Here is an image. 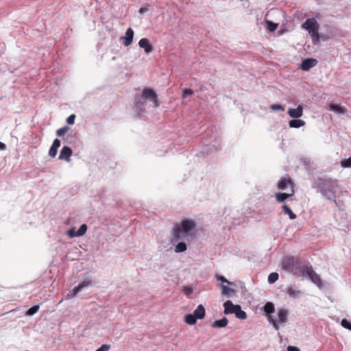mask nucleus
Instances as JSON below:
<instances>
[{
  "label": "nucleus",
  "instance_id": "f704fd0d",
  "mask_svg": "<svg viewBox=\"0 0 351 351\" xmlns=\"http://www.w3.org/2000/svg\"><path fill=\"white\" fill-rule=\"evenodd\" d=\"M182 291L184 295L189 297L193 293V290L191 287L186 286L183 287Z\"/></svg>",
  "mask_w": 351,
  "mask_h": 351
},
{
  "label": "nucleus",
  "instance_id": "72a5a7b5",
  "mask_svg": "<svg viewBox=\"0 0 351 351\" xmlns=\"http://www.w3.org/2000/svg\"><path fill=\"white\" fill-rule=\"evenodd\" d=\"M68 130H69V128L67 126L62 127L56 131V134L58 136H62L64 135L67 132Z\"/></svg>",
  "mask_w": 351,
  "mask_h": 351
},
{
  "label": "nucleus",
  "instance_id": "cd10ccee",
  "mask_svg": "<svg viewBox=\"0 0 351 351\" xmlns=\"http://www.w3.org/2000/svg\"><path fill=\"white\" fill-rule=\"evenodd\" d=\"M282 210L285 214H287L289 216L291 219H295L296 218L295 214L293 213L291 209L287 205H284L282 206Z\"/></svg>",
  "mask_w": 351,
  "mask_h": 351
},
{
  "label": "nucleus",
  "instance_id": "20e7f679",
  "mask_svg": "<svg viewBox=\"0 0 351 351\" xmlns=\"http://www.w3.org/2000/svg\"><path fill=\"white\" fill-rule=\"evenodd\" d=\"M278 318H275L274 316H269L268 317V322L272 326L277 330L279 329L280 326H284L288 319V310L285 308L278 309Z\"/></svg>",
  "mask_w": 351,
  "mask_h": 351
},
{
  "label": "nucleus",
  "instance_id": "09e8293b",
  "mask_svg": "<svg viewBox=\"0 0 351 351\" xmlns=\"http://www.w3.org/2000/svg\"><path fill=\"white\" fill-rule=\"evenodd\" d=\"M0 149H2V150L5 149V145L1 142H0Z\"/></svg>",
  "mask_w": 351,
  "mask_h": 351
},
{
  "label": "nucleus",
  "instance_id": "a211bd4d",
  "mask_svg": "<svg viewBox=\"0 0 351 351\" xmlns=\"http://www.w3.org/2000/svg\"><path fill=\"white\" fill-rule=\"evenodd\" d=\"M263 311L265 313L266 315L267 316V318L269 316H273L271 314L275 311L274 304L270 302H267L263 307Z\"/></svg>",
  "mask_w": 351,
  "mask_h": 351
},
{
  "label": "nucleus",
  "instance_id": "ea45409f",
  "mask_svg": "<svg viewBox=\"0 0 351 351\" xmlns=\"http://www.w3.org/2000/svg\"><path fill=\"white\" fill-rule=\"evenodd\" d=\"M193 90L191 89H189V88H185L183 90V93H182V97H186L187 95H191L193 94Z\"/></svg>",
  "mask_w": 351,
  "mask_h": 351
},
{
  "label": "nucleus",
  "instance_id": "ddd939ff",
  "mask_svg": "<svg viewBox=\"0 0 351 351\" xmlns=\"http://www.w3.org/2000/svg\"><path fill=\"white\" fill-rule=\"evenodd\" d=\"M317 62L315 59L307 58L302 61L300 68L303 71H308L310 69L314 67Z\"/></svg>",
  "mask_w": 351,
  "mask_h": 351
},
{
  "label": "nucleus",
  "instance_id": "e433bc0d",
  "mask_svg": "<svg viewBox=\"0 0 351 351\" xmlns=\"http://www.w3.org/2000/svg\"><path fill=\"white\" fill-rule=\"evenodd\" d=\"M341 324L343 328L351 331V323L349 322L347 319H343Z\"/></svg>",
  "mask_w": 351,
  "mask_h": 351
},
{
  "label": "nucleus",
  "instance_id": "4468645a",
  "mask_svg": "<svg viewBox=\"0 0 351 351\" xmlns=\"http://www.w3.org/2000/svg\"><path fill=\"white\" fill-rule=\"evenodd\" d=\"M224 306V313L226 315L228 314H234V312L237 311L236 307L239 306L238 304H234L230 300H228L223 304Z\"/></svg>",
  "mask_w": 351,
  "mask_h": 351
},
{
  "label": "nucleus",
  "instance_id": "de8ad7c7",
  "mask_svg": "<svg viewBox=\"0 0 351 351\" xmlns=\"http://www.w3.org/2000/svg\"><path fill=\"white\" fill-rule=\"evenodd\" d=\"M147 11V9L146 8H141L140 10H139V12L141 14H144Z\"/></svg>",
  "mask_w": 351,
  "mask_h": 351
},
{
  "label": "nucleus",
  "instance_id": "6e6552de",
  "mask_svg": "<svg viewBox=\"0 0 351 351\" xmlns=\"http://www.w3.org/2000/svg\"><path fill=\"white\" fill-rule=\"evenodd\" d=\"M295 261L296 259H295L293 256H286L282 259V267L285 270L291 272L294 267Z\"/></svg>",
  "mask_w": 351,
  "mask_h": 351
},
{
  "label": "nucleus",
  "instance_id": "c03bdc74",
  "mask_svg": "<svg viewBox=\"0 0 351 351\" xmlns=\"http://www.w3.org/2000/svg\"><path fill=\"white\" fill-rule=\"evenodd\" d=\"M60 144H61L60 141L58 138H56V139L53 141V143H52V145H52L53 147H54V148H55V147H56V148H58H58H59V147L60 146Z\"/></svg>",
  "mask_w": 351,
  "mask_h": 351
},
{
  "label": "nucleus",
  "instance_id": "9d476101",
  "mask_svg": "<svg viewBox=\"0 0 351 351\" xmlns=\"http://www.w3.org/2000/svg\"><path fill=\"white\" fill-rule=\"evenodd\" d=\"M73 151L71 148L68 146H64L60 150L59 159L64 160L66 162L71 161V156L72 155Z\"/></svg>",
  "mask_w": 351,
  "mask_h": 351
},
{
  "label": "nucleus",
  "instance_id": "393cba45",
  "mask_svg": "<svg viewBox=\"0 0 351 351\" xmlns=\"http://www.w3.org/2000/svg\"><path fill=\"white\" fill-rule=\"evenodd\" d=\"M237 311L234 312L236 317L240 319H245L247 317L246 313L241 309V306L236 307Z\"/></svg>",
  "mask_w": 351,
  "mask_h": 351
},
{
  "label": "nucleus",
  "instance_id": "7ed1b4c3",
  "mask_svg": "<svg viewBox=\"0 0 351 351\" xmlns=\"http://www.w3.org/2000/svg\"><path fill=\"white\" fill-rule=\"evenodd\" d=\"M148 99L153 103V106L154 108L159 106L156 93L152 89L146 88L143 90L142 95L136 98V108L140 110H143V108H142L141 106V100L147 101Z\"/></svg>",
  "mask_w": 351,
  "mask_h": 351
},
{
  "label": "nucleus",
  "instance_id": "49530a36",
  "mask_svg": "<svg viewBox=\"0 0 351 351\" xmlns=\"http://www.w3.org/2000/svg\"><path fill=\"white\" fill-rule=\"evenodd\" d=\"M146 102H147V101L141 100V106L142 108H143V110H139L140 112L145 111Z\"/></svg>",
  "mask_w": 351,
  "mask_h": 351
},
{
  "label": "nucleus",
  "instance_id": "c85d7f7f",
  "mask_svg": "<svg viewBox=\"0 0 351 351\" xmlns=\"http://www.w3.org/2000/svg\"><path fill=\"white\" fill-rule=\"evenodd\" d=\"M278 274L276 272H272L268 276V282L269 284H273L278 279Z\"/></svg>",
  "mask_w": 351,
  "mask_h": 351
},
{
  "label": "nucleus",
  "instance_id": "a19ab883",
  "mask_svg": "<svg viewBox=\"0 0 351 351\" xmlns=\"http://www.w3.org/2000/svg\"><path fill=\"white\" fill-rule=\"evenodd\" d=\"M75 119V114H71L66 119V122L68 124L71 125L73 124Z\"/></svg>",
  "mask_w": 351,
  "mask_h": 351
},
{
  "label": "nucleus",
  "instance_id": "79ce46f5",
  "mask_svg": "<svg viewBox=\"0 0 351 351\" xmlns=\"http://www.w3.org/2000/svg\"><path fill=\"white\" fill-rule=\"evenodd\" d=\"M110 348V346L109 345H102L101 347H99L98 349H97L96 351H108Z\"/></svg>",
  "mask_w": 351,
  "mask_h": 351
},
{
  "label": "nucleus",
  "instance_id": "a878e982",
  "mask_svg": "<svg viewBox=\"0 0 351 351\" xmlns=\"http://www.w3.org/2000/svg\"><path fill=\"white\" fill-rule=\"evenodd\" d=\"M197 319V318L193 314H187L184 318L185 322L189 325H194Z\"/></svg>",
  "mask_w": 351,
  "mask_h": 351
},
{
  "label": "nucleus",
  "instance_id": "473e14b6",
  "mask_svg": "<svg viewBox=\"0 0 351 351\" xmlns=\"http://www.w3.org/2000/svg\"><path fill=\"white\" fill-rule=\"evenodd\" d=\"M266 23L267 25V29L270 31V32H274L276 30V29L278 27V25L276 24V23H274L273 22L271 21H266Z\"/></svg>",
  "mask_w": 351,
  "mask_h": 351
},
{
  "label": "nucleus",
  "instance_id": "0eeeda50",
  "mask_svg": "<svg viewBox=\"0 0 351 351\" xmlns=\"http://www.w3.org/2000/svg\"><path fill=\"white\" fill-rule=\"evenodd\" d=\"M311 267V265L308 266L304 262H302L301 260L296 258V261L295 263L294 267L291 272L298 276L304 277L305 275L307 274V271H308L309 267Z\"/></svg>",
  "mask_w": 351,
  "mask_h": 351
},
{
  "label": "nucleus",
  "instance_id": "2eb2a0df",
  "mask_svg": "<svg viewBox=\"0 0 351 351\" xmlns=\"http://www.w3.org/2000/svg\"><path fill=\"white\" fill-rule=\"evenodd\" d=\"M289 186L292 187L293 183L290 178H282L278 182V187L280 190H285Z\"/></svg>",
  "mask_w": 351,
  "mask_h": 351
},
{
  "label": "nucleus",
  "instance_id": "6ab92c4d",
  "mask_svg": "<svg viewBox=\"0 0 351 351\" xmlns=\"http://www.w3.org/2000/svg\"><path fill=\"white\" fill-rule=\"evenodd\" d=\"M193 315L197 318V319H203L205 316V308L202 304L198 305L197 308L194 311Z\"/></svg>",
  "mask_w": 351,
  "mask_h": 351
},
{
  "label": "nucleus",
  "instance_id": "f3484780",
  "mask_svg": "<svg viewBox=\"0 0 351 351\" xmlns=\"http://www.w3.org/2000/svg\"><path fill=\"white\" fill-rule=\"evenodd\" d=\"M287 293L290 298H297L302 295V292L295 287H288L286 291Z\"/></svg>",
  "mask_w": 351,
  "mask_h": 351
},
{
  "label": "nucleus",
  "instance_id": "9b49d317",
  "mask_svg": "<svg viewBox=\"0 0 351 351\" xmlns=\"http://www.w3.org/2000/svg\"><path fill=\"white\" fill-rule=\"evenodd\" d=\"M134 38V31L132 28H128L125 32V35L122 36L121 39L123 40V45L125 47L132 44Z\"/></svg>",
  "mask_w": 351,
  "mask_h": 351
},
{
  "label": "nucleus",
  "instance_id": "f8f14e48",
  "mask_svg": "<svg viewBox=\"0 0 351 351\" xmlns=\"http://www.w3.org/2000/svg\"><path fill=\"white\" fill-rule=\"evenodd\" d=\"M288 114L293 119H298L303 115V107L299 105L296 108H290Z\"/></svg>",
  "mask_w": 351,
  "mask_h": 351
},
{
  "label": "nucleus",
  "instance_id": "aec40b11",
  "mask_svg": "<svg viewBox=\"0 0 351 351\" xmlns=\"http://www.w3.org/2000/svg\"><path fill=\"white\" fill-rule=\"evenodd\" d=\"M185 241H180L177 242L175 245V252L176 253H180L185 252L187 250V246Z\"/></svg>",
  "mask_w": 351,
  "mask_h": 351
},
{
  "label": "nucleus",
  "instance_id": "c9c22d12",
  "mask_svg": "<svg viewBox=\"0 0 351 351\" xmlns=\"http://www.w3.org/2000/svg\"><path fill=\"white\" fill-rule=\"evenodd\" d=\"M217 278L218 280H220L221 282H226L229 285H234V283L233 282H230L228 280L223 276H217Z\"/></svg>",
  "mask_w": 351,
  "mask_h": 351
},
{
  "label": "nucleus",
  "instance_id": "1a4fd4ad",
  "mask_svg": "<svg viewBox=\"0 0 351 351\" xmlns=\"http://www.w3.org/2000/svg\"><path fill=\"white\" fill-rule=\"evenodd\" d=\"M309 278L314 284L318 287L322 286V280L319 276L313 270L312 266L309 267L307 274L304 276Z\"/></svg>",
  "mask_w": 351,
  "mask_h": 351
},
{
  "label": "nucleus",
  "instance_id": "a18cd8bd",
  "mask_svg": "<svg viewBox=\"0 0 351 351\" xmlns=\"http://www.w3.org/2000/svg\"><path fill=\"white\" fill-rule=\"evenodd\" d=\"M287 351H300V350L297 347L289 346L287 348Z\"/></svg>",
  "mask_w": 351,
  "mask_h": 351
},
{
  "label": "nucleus",
  "instance_id": "58836bf2",
  "mask_svg": "<svg viewBox=\"0 0 351 351\" xmlns=\"http://www.w3.org/2000/svg\"><path fill=\"white\" fill-rule=\"evenodd\" d=\"M270 108L273 110H284L285 108L280 104H272Z\"/></svg>",
  "mask_w": 351,
  "mask_h": 351
},
{
  "label": "nucleus",
  "instance_id": "37998d69",
  "mask_svg": "<svg viewBox=\"0 0 351 351\" xmlns=\"http://www.w3.org/2000/svg\"><path fill=\"white\" fill-rule=\"evenodd\" d=\"M68 235L71 238L77 237V231L74 228H71L68 231Z\"/></svg>",
  "mask_w": 351,
  "mask_h": 351
},
{
  "label": "nucleus",
  "instance_id": "f03ea898",
  "mask_svg": "<svg viewBox=\"0 0 351 351\" xmlns=\"http://www.w3.org/2000/svg\"><path fill=\"white\" fill-rule=\"evenodd\" d=\"M317 187L324 197L335 202L337 194L340 191V188L335 180L320 179L318 180Z\"/></svg>",
  "mask_w": 351,
  "mask_h": 351
},
{
  "label": "nucleus",
  "instance_id": "7c9ffc66",
  "mask_svg": "<svg viewBox=\"0 0 351 351\" xmlns=\"http://www.w3.org/2000/svg\"><path fill=\"white\" fill-rule=\"evenodd\" d=\"M39 310V306L36 305L30 308L26 313L27 315L32 316L36 314Z\"/></svg>",
  "mask_w": 351,
  "mask_h": 351
},
{
  "label": "nucleus",
  "instance_id": "412c9836",
  "mask_svg": "<svg viewBox=\"0 0 351 351\" xmlns=\"http://www.w3.org/2000/svg\"><path fill=\"white\" fill-rule=\"evenodd\" d=\"M228 320L226 317L216 320L212 324L213 328H224L228 325Z\"/></svg>",
  "mask_w": 351,
  "mask_h": 351
},
{
  "label": "nucleus",
  "instance_id": "c756f323",
  "mask_svg": "<svg viewBox=\"0 0 351 351\" xmlns=\"http://www.w3.org/2000/svg\"><path fill=\"white\" fill-rule=\"evenodd\" d=\"M87 230V226L86 224H82L80 226V228L77 231V237L83 236Z\"/></svg>",
  "mask_w": 351,
  "mask_h": 351
},
{
  "label": "nucleus",
  "instance_id": "4be33fe9",
  "mask_svg": "<svg viewBox=\"0 0 351 351\" xmlns=\"http://www.w3.org/2000/svg\"><path fill=\"white\" fill-rule=\"evenodd\" d=\"M305 125V122L303 120L295 119L289 121V125L290 128H299Z\"/></svg>",
  "mask_w": 351,
  "mask_h": 351
},
{
  "label": "nucleus",
  "instance_id": "2f4dec72",
  "mask_svg": "<svg viewBox=\"0 0 351 351\" xmlns=\"http://www.w3.org/2000/svg\"><path fill=\"white\" fill-rule=\"evenodd\" d=\"M341 165L343 168L351 167V158L342 160L341 161Z\"/></svg>",
  "mask_w": 351,
  "mask_h": 351
},
{
  "label": "nucleus",
  "instance_id": "dca6fc26",
  "mask_svg": "<svg viewBox=\"0 0 351 351\" xmlns=\"http://www.w3.org/2000/svg\"><path fill=\"white\" fill-rule=\"evenodd\" d=\"M138 45L141 48L144 49L147 53H149L153 51V47L149 43V41L147 38H141L138 42Z\"/></svg>",
  "mask_w": 351,
  "mask_h": 351
},
{
  "label": "nucleus",
  "instance_id": "b1692460",
  "mask_svg": "<svg viewBox=\"0 0 351 351\" xmlns=\"http://www.w3.org/2000/svg\"><path fill=\"white\" fill-rule=\"evenodd\" d=\"M329 110L338 114H344L346 112V108L339 105L330 104Z\"/></svg>",
  "mask_w": 351,
  "mask_h": 351
},
{
  "label": "nucleus",
  "instance_id": "bb28decb",
  "mask_svg": "<svg viewBox=\"0 0 351 351\" xmlns=\"http://www.w3.org/2000/svg\"><path fill=\"white\" fill-rule=\"evenodd\" d=\"M292 195V194H288L285 193H278L276 194V200L278 202H283L285 199H287L289 197Z\"/></svg>",
  "mask_w": 351,
  "mask_h": 351
},
{
  "label": "nucleus",
  "instance_id": "4c0bfd02",
  "mask_svg": "<svg viewBox=\"0 0 351 351\" xmlns=\"http://www.w3.org/2000/svg\"><path fill=\"white\" fill-rule=\"evenodd\" d=\"M57 153H58V148H56V147L54 148V147H53L51 145L49 149V156H51V158H54L57 155Z\"/></svg>",
  "mask_w": 351,
  "mask_h": 351
},
{
  "label": "nucleus",
  "instance_id": "f257e3e1",
  "mask_svg": "<svg viewBox=\"0 0 351 351\" xmlns=\"http://www.w3.org/2000/svg\"><path fill=\"white\" fill-rule=\"evenodd\" d=\"M196 224L193 220L186 219L176 224L172 230L171 243L175 245L180 241H189L195 234Z\"/></svg>",
  "mask_w": 351,
  "mask_h": 351
},
{
  "label": "nucleus",
  "instance_id": "39448f33",
  "mask_svg": "<svg viewBox=\"0 0 351 351\" xmlns=\"http://www.w3.org/2000/svg\"><path fill=\"white\" fill-rule=\"evenodd\" d=\"M302 28L306 29L311 34L313 43L318 40V25L315 19H308L302 25Z\"/></svg>",
  "mask_w": 351,
  "mask_h": 351
},
{
  "label": "nucleus",
  "instance_id": "423d86ee",
  "mask_svg": "<svg viewBox=\"0 0 351 351\" xmlns=\"http://www.w3.org/2000/svg\"><path fill=\"white\" fill-rule=\"evenodd\" d=\"M93 280L90 278H86L82 280L79 285L74 287L71 291L68 293L66 296L67 299L71 298L76 295L79 292L84 290L85 288L92 286Z\"/></svg>",
  "mask_w": 351,
  "mask_h": 351
},
{
  "label": "nucleus",
  "instance_id": "5701e85b",
  "mask_svg": "<svg viewBox=\"0 0 351 351\" xmlns=\"http://www.w3.org/2000/svg\"><path fill=\"white\" fill-rule=\"evenodd\" d=\"M222 289V294L226 295L228 297H231L232 295L236 293V290L232 288H230L224 285H221Z\"/></svg>",
  "mask_w": 351,
  "mask_h": 351
}]
</instances>
